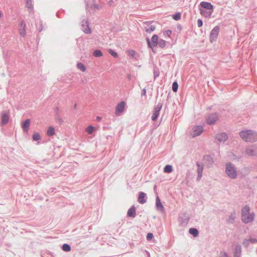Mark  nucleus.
<instances>
[{
  "mask_svg": "<svg viewBox=\"0 0 257 257\" xmlns=\"http://www.w3.org/2000/svg\"><path fill=\"white\" fill-rule=\"evenodd\" d=\"M199 10L200 14L207 18H210L214 11V6L211 3L201 2L199 5Z\"/></svg>",
  "mask_w": 257,
  "mask_h": 257,
  "instance_id": "nucleus-1",
  "label": "nucleus"
},
{
  "mask_svg": "<svg viewBox=\"0 0 257 257\" xmlns=\"http://www.w3.org/2000/svg\"><path fill=\"white\" fill-rule=\"evenodd\" d=\"M240 137L245 142L257 141V132L252 130L241 131L239 133Z\"/></svg>",
  "mask_w": 257,
  "mask_h": 257,
  "instance_id": "nucleus-2",
  "label": "nucleus"
},
{
  "mask_svg": "<svg viewBox=\"0 0 257 257\" xmlns=\"http://www.w3.org/2000/svg\"><path fill=\"white\" fill-rule=\"evenodd\" d=\"M225 173L229 178L234 179L237 177V172L235 166L231 163L225 165Z\"/></svg>",
  "mask_w": 257,
  "mask_h": 257,
  "instance_id": "nucleus-3",
  "label": "nucleus"
},
{
  "mask_svg": "<svg viewBox=\"0 0 257 257\" xmlns=\"http://www.w3.org/2000/svg\"><path fill=\"white\" fill-rule=\"evenodd\" d=\"M159 40V37L157 34H154L151 38V40L148 37L146 38V41L148 47L151 48L154 53H156L154 48L158 46Z\"/></svg>",
  "mask_w": 257,
  "mask_h": 257,
  "instance_id": "nucleus-4",
  "label": "nucleus"
},
{
  "mask_svg": "<svg viewBox=\"0 0 257 257\" xmlns=\"http://www.w3.org/2000/svg\"><path fill=\"white\" fill-rule=\"evenodd\" d=\"M219 114L217 112H213L208 114L206 118V122L208 125H214L219 119Z\"/></svg>",
  "mask_w": 257,
  "mask_h": 257,
  "instance_id": "nucleus-5",
  "label": "nucleus"
},
{
  "mask_svg": "<svg viewBox=\"0 0 257 257\" xmlns=\"http://www.w3.org/2000/svg\"><path fill=\"white\" fill-rule=\"evenodd\" d=\"M163 107V102H159L158 104L154 107L153 114L151 119L153 121H156L160 115V112Z\"/></svg>",
  "mask_w": 257,
  "mask_h": 257,
  "instance_id": "nucleus-6",
  "label": "nucleus"
},
{
  "mask_svg": "<svg viewBox=\"0 0 257 257\" xmlns=\"http://www.w3.org/2000/svg\"><path fill=\"white\" fill-rule=\"evenodd\" d=\"M219 30L220 27L219 26H216L211 31L209 35V40L211 43L217 41Z\"/></svg>",
  "mask_w": 257,
  "mask_h": 257,
  "instance_id": "nucleus-7",
  "label": "nucleus"
},
{
  "mask_svg": "<svg viewBox=\"0 0 257 257\" xmlns=\"http://www.w3.org/2000/svg\"><path fill=\"white\" fill-rule=\"evenodd\" d=\"M1 125H5L7 124L10 117V111L9 110H3L1 113Z\"/></svg>",
  "mask_w": 257,
  "mask_h": 257,
  "instance_id": "nucleus-8",
  "label": "nucleus"
},
{
  "mask_svg": "<svg viewBox=\"0 0 257 257\" xmlns=\"http://www.w3.org/2000/svg\"><path fill=\"white\" fill-rule=\"evenodd\" d=\"M246 154L249 156H257V146L255 145L249 146L246 148Z\"/></svg>",
  "mask_w": 257,
  "mask_h": 257,
  "instance_id": "nucleus-9",
  "label": "nucleus"
},
{
  "mask_svg": "<svg viewBox=\"0 0 257 257\" xmlns=\"http://www.w3.org/2000/svg\"><path fill=\"white\" fill-rule=\"evenodd\" d=\"M190 219V216L187 212H184L179 215V220L181 225H186Z\"/></svg>",
  "mask_w": 257,
  "mask_h": 257,
  "instance_id": "nucleus-10",
  "label": "nucleus"
},
{
  "mask_svg": "<svg viewBox=\"0 0 257 257\" xmlns=\"http://www.w3.org/2000/svg\"><path fill=\"white\" fill-rule=\"evenodd\" d=\"M85 3L86 10H88L89 8L91 10L98 9L99 8L98 5L96 3V0H85Z\"/></svg>",
  "mask_w": 257,
  "mask_h": 257,
  "instance_id": "nucleus-11",
  "label": "nucleus"
},
{
  "mask_svg": "<svg viewBox=\"0 0 257 257\" xmlns=\"http://www.w3.org/2000/svg\"><path fill=\"white\" fill-rule=\"evenodd\" d=\"M85 3L86 10H88L89 8L91 10L98 9L99 8L98 5L96 3V0H85Z\"/></svg>",
  "mask_w": 257,
  "mask_h": 257,
  "instance_id": "nucleus-12",
  "label": "nucleus"
},
{
  "mask_svg": "<svg viewBox=\"0 0 257 257\" xmlns=\"http://www.w3.org/2000/svg\"><path fill=\"white\" fill-rule=\"evenodd\" d=\"M156 208L162 213H165V208L162 204L161 200L158 196H157L156 199Z\"/></svg>",
  "mask_w": 257,
  "mask_h": 257,
  "instance_id": "nucleus-13",
  "label": "nucleus"
},
{
  "mask_svg": "<svg viewBox=\"0 0 257 257\" xmlns=\"http://www.w3.org/2000/svg\"><path fill=\"white\" fill-rule=\"evenodd\" d=\"M203 161L207 166V168L212 167L214 162L213 158L210 155H205L203 157Z\"/></svg>",
  "mask_w": 257,
  "mask_h": 257,
  "instance_id": "nucleus-14",
  "label": "nucleus"
},
{
  "mask_svg": "<svg viewBox=\"0 0 257 257\" xmlns=\"http://www.w3.org/2000/svg\"><path fill=\"white\" fill-rule=\"evenodd\" d=\"M82 31L85 34H89L92 32L91 29L89 27V22L87 20L82 22Z\"/></svg>",
  "mask_w": 257,
  "mask_h": 257,
  "instance_id": "nucleus-15",
  "label": "nucleus"
},
{
  "mask_svg": "<svg viewBox=\"0 0 257 257\" xmlns=\"http://www.w3.org/2000/svg\"><path fill=\"white\" fill-rule=\"evenodd\" d=\"M125 104V102L123 101H121L117 104L115 110V113L116 115H119V114L123 111Z\"/></svg>",
  "mask_w": 257,
  "mask_h": 257,
  "instance_id": "nucleus-16",
  "label": "nucleus"
},
{
  "mask_svg": "<svg viewBox=\"0 0 257 257\" xmlns=\"http://www.w3.org/2000/svg\"><path fill=\"white\" fill-rule=\"evenodd\" d=\"M192 130V135L193 138L200 136L204 131L202 125H195L193 127Z\"/></svg>",
  "mask_w": 257,
  "mask_h": 257,
  "instance_id": "nucleus-17",
  "label": "nucleus"
},
{
  "mask_svg": "<svg viewBox=\"0 0 257 257\" xmlns=\"http://www.w3.org/2000/svg\"><path fill=\"white\" fill-rule=\"evenodd\" d=\"M254 216V213L251 212L250 214H249L248 215H246L245 216H243V217H241V219L243 223L245 224H247L253 221Z\"/></svg>",
  "mask_w": 257,
  "mask_h": 257,
  "instance_id": "nucleus-18",
  "label": "nucleus"
},
{
  "mask_svg": "<svg viewBox=\"0 0 257 257\" xmlns=\"http://www.w3.org/2000/svg\"><path fill=\"white\" fill-rule=\"evenodd\" d=\"M196 164L197 166V171L198 174L197 177L196 178V181L198 182L202 178L204 167L203 166L201 165L199 162H197Z\"/></svg>",
  "mask_w": 257,
  "mask_h": 257,
  "instance_id": "nucleus-19",
  "label": "nucleus"
},
{
  "mask_svg": "<svg viewBox=\"0 0 257 257\" xmlns=\"http://www.w3.org/2000/svg\"><path fill=\"white\" fill-rule=\"evenodd\" d=\"M216 139L220 143H224L228 139V135L226 133L217 134L216 135Z\"/></svg>",
  "mask_w": 257,
  "mask_h": 257,
  "instance_id": "nucleus-20",
  "label": "nucleus"
},
{
  "mask_svg": "<svg viewBox=\"0 0 257 257\" xmlns=\"http://www.w3.org/2000/svg\"><path fill=\"white\" fill-rule=\"evenodd\" d=\"M26 24L24 20L19 23V33L21 37H24L26 35Z\"/></svg>",
  "mask_w": 257,
  "mask_h": 257,
  "instance_id": "nucleus-21",
  "label": "nucleus"
},
{
  "mask_svg": "<svg viewBox=\"0 0 257 257\" xmlns=\"http://www.w3.org/2000/svg\"><path fill=\"white\" fill-rule=\"evenodd\" d=\"M147 194L143 192H140L138 198V201L140 204H144L147 202Z\"/></svg>",
  "mask_w": 257,
  "mask_h": 257,
  "instance_id": "nucleus-22",
  "label": "nucleus"
},
{
  "mask_svg": "<svg viewBox=\"0 0 257 257\" xmlns=\"http://www.w3.org/2000/svg\"><path fill=\"white\" fill-rule=\"evenodd\" d=\"M137 215L136 208L134 205L132 206L127 210V216L135 218Z\"/></svg>",
  "mask_w": 257,
  "mask_h": 257,
  "instance_id": "nucleus-23",
  "label": "nucleus"
},
{
  "mask_svg": "<svg viewBox=\"0 0 257 257\" xmlns=\"http://www.w3.org/2000/svg\"><path fill=\"white\" fill-rule=\"evenodd\" d=\"M30 119H26L22 124V127L24 133H27L30 128Z\"/></svg>",
  "mask_w": 257,
  "mask_h": 257,
  "instance_id": "nucleus-24",
  "label": "nucleus"
},
{
  "mask_svg": "<svg viewBox=\"0 0 257 257\" xmlns=\"http://www.w3.org/2000/svg\"><path fill=\"white\" fill-rule=\"evenodd\" d=\"M241 246L240 244H237L235 246L233 250V257H241Z\"/></svg>",
  "mask_w": 257,
  "mask_h": 257,
  "instance_id": "nucleus-25",
  "label": "nucleus"
},
{
  "mask_svg": "<svg viewBox=\"0 0 257 257\" xmlns=\"http://www.w3.org/2000/svg\"><path fill=\"white\" fill-rule=\"evenodd\" d=\"M250 213L249 207L248 205H245L241 209V218Z\"/></svg>",
  "mask_w": 257,
  "mask_h": 257,
  "instance_id": "nucleus-26",
  "label": "nucleus"
},
{
  "mask_svg": "<svg viewBox=\"0 0 257 257\" xmlns=\"http://www.w3.org/2000/svg\"><path fill=\"white\" fill-rule=\"evenodd\" d=\"M189 233L194 237H196L199 235V231L196 228L191 227L189 229Z\"/></svg>",
  "mask_w": 257,
  "mask_h": 257,
  "instance_id": "nucleus-27",
  "label": "nucleus"
},
{
  "mask_svg": "<svg viewBox=\"0 0 257 257\" xmlns=\"http://www.w3.org/2000/svg\"><path fill=\"white\" fill-rule=\"evenodd\" d=\"M47 135L49 137H52L56 134L55 130L53 126H49L46 132Z\"/></svg>",
  "mask_w": 257,
  "mask_h": 257,
  "instance_id": "nucleus-28",
  "label": "nucleus"
},
{
  "mask_svg": "<svg viewBox=\"0 0 257 257\" xmlns=\"http://www.w3.org/2000/svg\"><path fill=\"white\" fill-rule=\"evenodd\" d=\"M156 28V25L152 24L149 26L145 27V30L146 32L151 33L154 32Z\"/></svg>",
  "mask_w": 257,
  "mask_h": 257,
  "instance_id": "nucleus-29",
  "label": "nucleus"
},
{
  "mask_svg": "<svg viewBox=\"0 0 257 257\" xmlns=\"http://www.w3.org/2000/svg\"><path fill=\"white\" fill-rule=\"evenodd\" d=\"M153 73H154V79L155 80L160 75L159 69L155 64H154Z\"/></svg>",
  "mask_w": 257,
  "mask_h": 257,
  "instance_id": "nucleus-30",
  "label": "nucleus"
},
{
  "mask_svg": "<svg viewBox=\"0 0 257 257\" xmlns=\"http://www.w3.org/2000/svg\"><path fill=\"white\" fill-rule=\"evenodd\" d=\"M55 118L57 123H58L60 125H62L64 121L60 116L59 113L56 112V115L55 116Z\"/></svg>",
  "mask_w": 257,
  "mask_h": 257,
  "instance_id": "nucleus-31",
  "label": "nucleus"
},
{
  "mask_svg": "<svg viewBox=\"0 0 257 257\" xmlns=\"http://www.w3.org/2000/svg\"><path fill=\"white\" fill-rule=\"evenodd\" d=\"M173 171V169L171 165L167 164L164 168V172L166 173H170Z\"/></svg>",
  "mask_w": 257,
  "mask_h": 257,
  "instance_id": "nucleus-32",
  "label": "nucleus"
},
{
  "mask_svg": "<svg viewBox=\"0 0 257 257\" xmlns=\"http://www.w3.org/2000/svg\"><path fill=\"white\" fill-rule=\"evenodd\" d=\"M32 139L34 141H38L41 140V137L38 132H35L32 135Z\"/></svg>",
  "mask_w": 257,
  "mask_h": 257,
  "instance_id": "nucleus-33",
  "label": "nucleus"
},
{
  "mask_svg": "<svg viewBox=\"0 0 257 257\" xmlns=\"http://www.w3.org/2000/svg\"><path fill=\"white\" fill-rule=\"evenodd\" d=\"M26 7L32 11L34 10V6L32 3V0H26Z\"/></svg>",
  "mask_w": 257,
  "mask_h": 257,
  "instance_id": "nucleus-34",
  "label": "nucleus"
},
{
  "mask_svg": "<svg viewBox=\"0 0 257 257\" xmlns=\"http://www.w3.org/2000/svg\"><path fill=\"white\" fill-rule=\"evenodd\" d=\"M61 248L64 251L68 252L71 250V247L69 244L64 243L62 245Z\"/></svg>",
  "mask_w": 257,
  "mask_h": 257,
  "instance_id": "nucleus-35",
  "label": "nucleus"
},
{
  "mask_svg": "<svg viewBox=\"0 0 257 257\" xmlns=\"http://www.w3.org/2000/svg\"><path fill=\"white\" fill-rule=\"evenodd\" d=\"M103 54L101 51L99 49H95L93 51V56L95 57H100L102 56Z\"/></svg>",
  "mask_w": 257,
  "mask_h": 257,
  "instance_id": "nucleus-36",
  "label": "nucleus"
},
{
  "mask_svg": "<svg viewBox=\"0 0 257 257\" xmlns=\"http://www.w3.org/2000/svg\"><path fill=\"white\" fill-rule=\"evenodd\" d=\"M108 52L111 56L115 58H117L118 56V54L114 50L109 49L108 50Z\"/></svg>",
  "mask_w": 257,
  "mask_h": 257,
  "instance_id": "nucleus-37",
  "label": "nucleus"
},
{
  "mask_svg": "<svg viewBox=\"0 0 257 257\" xmlns=\"http://www.w3.org/2000/svg\"><path fill=\"white\" fill-rule=\"evenodd\" d=\"M77 67L78 69H79L82 72H85L86 71V67L85 65L81 62H78L77 63Z\"/></svg>",
  "mask_w": 257,
  "mask_h": 257,
  "instance_id": "nucleus-38",
  "label": "nucleus"
},
{
  "mask_svg": "<svg viewBox=\"0 0 257 257\" xmlns=\"http://www.w3.org/2000/svg\"><path fill=\"white\" fill-rule=\"evenodd\" d=\"M172 18L174 20L178 21L181 18V13L177 12L172 15Z\"/></svg>",
  "mask_w": 257,
  "mask_h": 257,
  "instance_id": "nucleus-39",
  "label": "nucleus"
},
{
  "mask_svg": "<svg viewBox=\"0 0 257 257\" xmlns=\"http://www.w3.org/2000/svg\"><path fill=\"white\" fill-rule=\"evenodd\" d=\"M178 84L177 81H175L172 83V90L174 92H177L178 90Z\"/></svg>",
  "mask_w": 257,
  "mask_h": 257,
  "instance_id": "nucleus-40",
  "label": "nucleus"
},
{
  "mask_svg": "<svg viewBox=\"0 0 257 257\" xmlns=\"http://www.w3.org/2000/svg\"><path fill=\"white\" fill-rule=\"evenodd\" d=\"M167 42L163 39H160L158 45L161 48H164L166 46Z\"/></svg>",
  "mask_w": 257,
  "mask_h": 257,
  "instance_id": "nucleus-41",
  "label": "nucleus"
},
{
  "mask_svg": "<svg viewBox=\"0 0 257 257\" xmlns=\"http://www.w3.org/2000/svg\"><path fill=\"white\" fill-rule=\"evenodd\" d=\"M95 130V127L92 125H89L86 128V132L88 134H92Z\"/></svg>",
  "mask_w": 257,
  "mask_h": 257,
  "instance_id": "nucleus-42",
  "label": "nucleus"
},
{
  "mask_svg": "<svg viewBox=\"0 0 257 257\" xmlns=\"http://www.w3.org/2000/svg\"><path fill=\"white\" fill-rule=\"evenodd\" d=\"M127 52H128V56L132 58H134L135 57V55L136 54V52L133 50H131V49H130L128 50H127Z\"/></svg>",
  "mask_w": 257,
  "mask_h": 257,
  "instance_id": "nucleus-43",
  "label": "nucleus"
},
{
  "mask_svg": "<svg viewBox=\"0 0 257 257\" xmlns=\"http://www.w3.org/2000/svg\"><path fill=\"white\" fill-rule=\"evenodd\" d=\"M249 241H248V239H244L243 241H242V245L245 247H247L249 245Z\"/></svg>",
  "mask_w": 257,
  "mask_h": 257,
  "instance_id": "nucleus-44",
  "label": "nucleus"
},
{
  "mask_svg": "<svg viewBox=\"0 0 257 257\" xmlns=\"http://www.w3.org/2000/svg\"><path fill=\"white\" fill-rule=\"evenodd\" d=\"M154 238V234L153 233L149 232L147 234L146 238L147 240L150 241Z\"/></svg>",
  "mask_w": 257,
  "mask_h": 257,
  "instance_id": "nucleus-45",
  "label": "nucleus"
},
{
  "mask_svg": "<svg viewBox=\"0 0 257 257\" xmlns=\"http://www.w3.org/2000/svg\"><path fill=\"white\" fill-rule=\"evenodd\" d=\"M172 34V31L171 30H166L164 32V35H166V36H167L169 37H171Z\"/></svg>",
  "mask_w": 257,
  "mask_h": 257,
  "instance_id": "nucleus-46",
  "label": "nucleus"
},
{
  "mask_svg": "<svg viewBox=\"0 0 257 257\" xmlns=\"http://www.w3.org/2000/svg\"><path fill=\"white\" fill-rule=\"evenodd\" d=\"M248 241H249V243H255L257 242V239L256 238H253L252 237H250L248 239Z\"/></svg>",
  "mask_w": 257,
  "mask_h": 257,
  "instance_id": "nucleus-47",
  "label": "nucleus"
},
{
  "mask_svg": "<svg viewBox=\"0 0 257 257\" xmlns=\"http://www.w3.org/2000/svg\"><path fill=\"white\" fill-rule=\"evenodd\" d=\"M197 26L199 28L202 27L203 26V21L201 19H198L197 20Z\"/></svg>",
  "mask_w": 257,
  "mask_h": 257,
  "instance_id": "nucleus-48",
  "label": "nucleus"
},
{
  "mask_svg": "<svg viewBox=\"0 0 257 257\" xmlns=\"http://www.w3.org/2000/svg\"><path fill=\"white\" fill-rule=\"evenodd\" d=\"M154 23L153 21H146L144 23L147 25V27L150 26L151 25L153 24Z\"/></svg>",
  "mask_w": 257,
  "mask_h": 257,
  "instance_id": "nucleus-49",
  "label": "nucleus"
},
{
  "mask_svg": "<svg viewBox=\"0 0 257 257\" xmlns=\"http://www.w3.org/2000/svg\"><path fill=\"white\" fill-rule=\"evenodd\" d=\"M40 23H41L40 26L39 28L38 29L39 32H41L43 30V25H42V21L41 20H40Z\"/></svg>",
  "mask_w": 257,
  "mask_h": 257,
  "instance_id": "nucleus-50",
  "label": "nucleus"
},
{
  "mask_svg": "<svg viewBox=\"0 0 257 257\" xmlns=\"http://www.w3.org/2000/svg\"><path fill=\"white\" fill-rule=\"evenodd\" d=\"M177 30L180 32H181V31L182 30V25L181 24H178L177 25Z\"/></svg>",
  "mask_w": 257,
  "mask_h": 257,
  "instance_id": "nucleus-51",
  "label": "nucleus"
},
{
  "mask_svg": "<svg viewBox=\"0 0 257 257\" xmlns=\"http://www.w3.org/2000/svg\"><path fill=\"white\" fill-rule=\"evenodd\" d=\"M141 95L142 96H146V88L143 89Z\"/></svg>",
  "mask_w": 257,
  "mask_h": 257,
  "instance_id": "nucleus-52",
  "label": "nucleus"
},
{
  "mask_svg": "<svg viewBox=\"0 0 257 257\" xmlns=\"http://www.w3.org/2000/svg\"><path fill=\"white\" fill-rule=\"evenodd\" d=\"M101 119H102V118H101L100 116H97L96 117V120L97 121H101Z\"/></svg>",
  "mask_w": 257,
  "mask_h": 257,
  "instance_id": "nucleus-53",
  "label": "nucleus"
},
{
  "mask_svg": "<svg viewBox=\"0 0 257 257\" xmlns=\"http://www.w3.org/2000/svg\"><path fill=\"white\" fill-rule=\"evenodd\" d=\"M144 252L146 253L147 257H150V254L147 250H145Z\"/></svg>",
  "mask_w": 257,
  "mask_h": 257,
  "instance_id": "nucleus-54",
  "label": "nucleus"
},
{
  "mask_svg": "<svg viewBox=\"0 0 257 257\" xmlns=\"http://www.w3.org/2000/svg\"><path fill=\"white\" fill-rule=\"evenodd\" d=\"M127 78L128 80H131L132 79V75L131 74H128L127 75Z\"/></svg>",
  "mask_w": 257,
  "mask_h": 257,
  "instance_id": "nucleus-55",
  "label": "nucleus"
},
{
  "mask_svg": "<svg viewBox=\"0 0 257 257\" xmlns=\"http://www.w3.org/2000/svg\"><path fill=\"white\" fill-rule=\"evenodd\" d=\"M60 11H58V12H57V13H56V16H57V18H61V17H60V14H59V13H60Z\"/></svg>",
  "mask_w": 257,
  "mask_h": 257,
  "instance_id": "nucleus-56",
  "label": "nucleus"
},
{
  "mask_svg": "<svg viewBox=\"0 0 257 257\" xmlns=\"http://www.w3.org/2000/svg\"><path fill=\"white\" fill-rule=\"evenodd\" d=\"M56 112L59 113V108L58 107H56L55 108V115H56Z\"/></svg>",
  "mask_w": 257,
  "mask_h": 257,
  "instance_id": "nucleus-57",
  "label": "nucleus"
},
{
  "mask_svg": "<svg viewBox=\"0 0 257 257\" xmlns=\"http://www.w3.org/2000/svg\"><path fill=\"white\" fill-rule=\"evenodd\" d=\"M223 256H224V257H229L226 252H224Z\"/></svg>",
  "mask_w": 257,
  "mask_h": 257,
  "instance_id": "nucleus-58",
  "label": "nucleus"
},
{
  "mask_svg": "<svg viewBox=\"0 0 257 257\" xmlns=\"http://www.w3.org/2000/svg\"><path fill=\"white\" fill-rule=\"evenodd\" d=\"M76 107H77V104L75 103V104L74 105V108L76 109Z\"/></svg>",
  "mask_w": 257,
  "mask_h": 257,
  "instance_id": "nucleus-59",
  "label": "nucleus"
},
{
  "mask_svg": "<svg viewBox=\"0 0 257 257\" xmlns=\"http://www.w3.org/2000/svg\"><path fill=\"white\" fill-rule=\"evenodd\" d=\"M2 15H3V14H2V12L0 11V19L2 18Z\"/></svg>",
  "mask_w": 257,
  "mask_h": 257,
  "instance_id": "nucleus-60",
  "label": "nucleus"
},
{
  "mask_svg": "<svg viewBox=\"0 0 257 257\" xmlns=\"http://www.w3.org/2000/svg\"><path fill=\"white\" fill-rule=\"evenodd\" d=\"M113 3V1L112 0H110L109 2V5H110L111 4V3Z\"/></svg>",
  "mask_w": 257,
  "mask_h": 257,
  "instance_id": "nucleus-61",
  "label": "nucleus"
},
{
  "mask_svg": "<svg viewBox=\"0 0 257 257\" xmlns=\"http://www.w3.org/2000/svg\"><path fill=\"white\" fill-rule=\"evenodd\" d=\"M231 217V216H230L229 217V218H230V219H231L233 220V221H234V219H233V218H232V217Z\"/></svg>",
  "mask_w": 257,
  "mask_h": 257,
  "instance_id": "nucleus-62",
  "label": "nucleus"
},
{
  "mask_svg": "<svg viewBox=\"0 0 257 257\" xmlns=\"http://www.w3.org/2000/svg\"><path fill=\"white\" fill-rule=\"evenodd\" d=\"M154 190L156 189V185L154 186Z\"/></svg>",
  "mask_w": 257,
  "mask_h": 257,
  "instance_id": "nucleus-63",
  "label": "nucleus"
}]
</instances>
